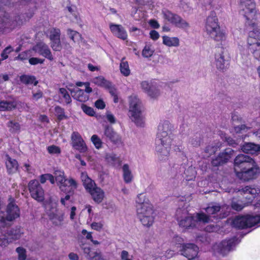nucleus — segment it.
<instances>
[{
	"label": "nucleus",
	"mask_w": 260,
	"mask_h": 260,
	"mask_svg": "<svg viewBox=\"0 0 260 260\" xmlns=\"http://www.w3.org/2000/svg\"><path fill=\"white\" fill-rule=\"evenodd\" d=\"M205 28L207 34L214 40L221 41L225 39V35L220 30L218 19L214 12H211L207 17Z\"/></svg>",
	"instance_id": "nucleus-1"
},
{
	"label": "nucleus",
	"mask_w": 260,
	"mask_h": 260,
	"mask_svg": "<svg viewBox=\"0 0 260 260\" xmlns=\"http://www.w3.org/2000/svg\"><path fill=\"white\" fill-rule=\"evenodd\" d=\"M129 117L137 125L142 126L143 122L141 116L142 103L137 96L132 95L129 98Z\"/></svg>",
	"instance_id": "nucleus-2"
},
{
	"label": "nucleus",
	"mask_w": 260,
	"mask_h": 260,
	"mask_svg": "<svg viewBox=\"0 0 260 260\" xmlns=\"http://www.w3.org/2000/svg\"><path fill=\"white\" fill-rule=\"evenodd\" d=\"M239 242L240 240L236 237L223 240L221 242L213 245V253L215 255L225 256L230 251L233 250Z\"/></svg>",
	"instance_id": "nucleus-3"
},
{
	"label": "nucleus",
	"mask_w": 260,
	"mask_h": 260,
	"mask_svg": "<svg viewBox=\"0 0 260 260\" xmlns=\"http://www.w3.org/2000/svg\"><path fill=\"white\" fill-rule=\"evenodd\" d=\"M209 216L204 213H197L196 217L189 214L178 222L180 227L184 229H192L196 226L198 222L208 223L210 221Z\"/></svg>",
	"instance_id": "nucleus-4"
},
{
	"label": "nucleus",
	"mask_w": 260,
	"mask_h": 260,
	"mask_svg": "<svg viewBox=\"0 0 260 260\" xmlns=\"http://www.w3.org/2000/svg\"><path fill=\"white\" fill-rule=\"evenodd\" d=\"M16 204L14 199L10 198L9 203L7 206L6 213L1 211L2 207L0 205V227H4L7 225L8 221L14 220L16 215Z\"/></svg>",
	"instance_id": "nucleus-5"
},
{
	"label": "nucleus",
	"mask_w": 260,
	"mask_h": 260,
	"mask_svg": "<svg viewBox=\"0 0 260 260\" xmlns=\"http://www.w3.org/2000/svg\"><path fill=\"white\" fill-rule=\"evenodd\" d=\"M249 166L242 171L236 172L237 177L245 181L256 178L260 173L259 167L255 161H253V163H252Z\"/></svg>",
	"instance_id": "nucleus-6"
},
{
	"label": "nucleus",
	"mask_w": 260,
	"mask_h": 260,
	"mask_svg": "<svg viewBox=\"0 0 260 260\" xmlns=\"http://www.w3.org/2000/svg\"><path fill=\"white\" fill-rule=\"evenodd\" d=\"M215 65L217 69L223 72L226 70L229 66L230 57L226 50L219 48L215 54Z\"/></svg>",
	"instance_id": "nucleus-7"
},
{
	"label": "nucleus",
	"mask_w": 260,
	"mask_h": 260,
	"mask_svg": "<svg viewBox=\"0 0 260 260\" xmlns=\"http://www.w3.org/2000/svg\"><path fill=\"white\" fill-rule=\"evenodd\" d=\"M28 186L31 197L33 199L38 202H43L44 200V190L38 180L30 181Z\"/></svg>",
	"instance_id": "nucleus-8"
},
{
	"label": "nucleus",
	"mask_w": 260,
	"mask_h": 260,
	"mask_svg": "<svg viewBox=\"0 0 260 260\" xmlns=\"http://www.w3.org/2000/svg\"><path fill=\"white\" fill-rule=\"evenodd\" d=\"M163 14L164 18L176 26L183 29L189 27V23L179 15L169 11L164 12Z\"/></svg>",
	"instance_id": "nucleus-9"
},
{
	"label": "nucleus",
	"mask_w": 260,
	"mask_h": 260,
	"mask_svg": "<svg viewBox=\"0 0 260 260\" xmlns=\"http://www.w3.org/2000/svg\"><path fill=\"white\" fill-rule=\"evenodd\" d=\"M233 153L234 150L232 148H226L223 152L219 153L217 157L212 159L211 161L212 166L217 167L227 163L231 158Z\"/></svg>",
	"instance_id": "nucleus-10"
},
{
	"label": "nucleus",
	"mask_w": 260,
	"mask_h": 260,
	"mask_svg": "<svg viewBox=\"0 0 260 260\" xmlns=\"http://www.w3.org/2000/svg\"><path fill=\"white\" fill-rule=\"evenodd\" d=\"M156 139L173 140L172 135V125L169 121H165L159 123L158 126V133Z\"/></svg>",
	"instance_id": "nucleus-11"
},
{
	"label": "nucleus",
	"mask_w": 260,
	"mask_h": 260,
	"mask_svg": "<svg viewBox=\"0 0 260 260\" xmlns=\"http://www.w3.org/2000/svg\"><path fill=\"white\" fill-rule=\"evenodd\" d=\"M255 160L248 155L240 154L238 155L234 159V167L235 172L237 169L242 171L246 168L249 167Z\"/></svg>",
	"instance_id": "nucleus-12"
},
{
	"label": "nucleus",
	"mask_w": 260,
	"mask_h": 260,
	"mask_svg": "<svg viewBox=\"0 0 260 260\" xmlns=\"http://www.w3.org/2000/svg\"><path fill=\"white\" fill-rule=\"evenodd\" d=\"M181 248V255L188 258V260L194 259V258L197 256L199 248L192 243L183 244L180 246Z\"/></svg>",
	"instance_id": "nucleus-13"
},
{
	"label": "nucleus",
	"mask_w": 260,
	"mask_h": 260,
	"mask_svg": "<svg viewBox=\"0 0 260 260\" xmlns=\"http://www.w3.org/2000/svg\"><path fill=\"white\" fill-rule=\"evenodd\" d=\"M240 6L245 11L244 15L247 20L254 16L256 11L253 0H240Z\"/></svg>",
	"instance_id": "nucleus-14"
},
{
	"label": "nucleus",
	"mask_w": 260,
	"mask_h": 260,
	"mask_svg": "<svg viewBox=\"0 0 260 260\" xmlns=\"http://www.w3.org/2000/svg\"><path fill=\"white\" fill-rule=\"evenodd\" d=\"M172 141L171 139H156V152L162 156H168L169 154Z\"/></svg>",
	"instance_id": "nucleus-15"
},
{
	"label": "nucleus",
	"mask_w": 260,
	"mask_h": 260,
	"mask_svg": "<svg viewBox=\"0 0 260 260\" xmlns=\"http://www.w3.org/2000/svg\"><path fill=\"white\" fill-rule=\"evenodd\" d=\"M72 145L73 148L80 152H85L87 150L86 145L81 135L76 132H74L71 136Z\"/></svg>",
	"instance_id": "nucleus-16"
},
{
	"label": "nucleus",
	"mask_w": 260,
	"mask_h": 260,
	"mask_svg": "<svg viewBox=\"0 0 260 260\" xmlns=\"http://www.w3.org/2000/svg\"><path fill=\"white\" fill-rule=\"evenodd\" d=\"M32 50L50 60L53 59V57L49 47L43 42H40L35 45L32 47Z\"/></svg>",
	"instance_id": "nucleus-17"
},
{
	"label": "nucleus",
	"mask_w": 260,
	"mask_h": 260,
	"mask_svg": "<svg viewBox=\"0 0 260 260\" xmlns=\"http://www.w3.org/2000/svg\"><path fill=\"white\" fill-rule=\"evenodd\" d=\"M137 212L139 217L153 213L152 205L148 202H141V201H137Z\"/></svg>",
	"instance_id": "nucleus-18"
},
{
	"label": "nucleus",
	"mask_w": 260,
	"mask_h": 260,
	"mask_svg": "<svg viewBox=\"0 0 260 260\" xmlns=\"http://www.w3.org/2000/svg\"><path fill=\"white\" fill-rule=\"evenodd\" d=\"M88 192L90 193L92 200L95 203L99 204L103 201L105 196V193L100 187L95 185L88 191Z\"/></svg>",
	"instance_id": "nucleus-19"
},
{
	"label": "nucleus",
	"mask_w": 260,
	"mask_h": 260,
	"mask_svg": "<svg viewBox=\"0 0 260 260\" xmlns=\"http://www.w3.org/2000/svg\"><path fill=\"white\" fill-rule=\"evenodd\" d=\"M235 191L240 192L241 194H249L250 196L246 197V198H248L249 200L254 199L255 196L260 192V190L258 188L251 187L249 186H246L244 187H242L240 189H236Z\"/></svg>",
	"instance_id": "nucleus-20"
},
{
	"label": "nucleus",
	"mask_w": 260,
	"mask_h": 260,
	"mask_svg": "<svg viewBox=\"0 0 260 260\" xmlns=\"http://www.w3.org/2000/svg\"><path fill=\"white\" fill-rule=\"evenodd\" d=\"M104 136L115 144L121 142V137L114 131L112 127L107 126L105 127Z\"/></svg>",
	"instance_id": "nucleus-21"
},
{
	"label": "nucleus",
	"mask_w": 260,
	"mask_h": 260,
	"mask_svg": "<svg viewBox=\"0 0 260 260\" xmlns=\"http://www.w3.org/2000/svg\"><path fill=\"white\" fill-rule=\"evenodd\" d=\"M54 177L56 181L59 184L60 189L63 192L67 191L66 187L68 185L67 183V179L64 176V173L60 171H56L54 172Z\"/></svg>",
	"instance_id": "nucleus-22"
},
{
	"label": "nucleus",
	"mask_w": 260,
	"mask_h": 260,
	"mask_svg": "<svg viewBox=\"0 0 260 260\" xmlns=\"http://www.w3.org/2000/svg\"><path fill=\"white\" fill-rule=\"evenodd\" d=\"M48 216L55 225H61L64 219V213L56 209L55 210V212L49 213Z\"/></svg>",
	"instance_id": "nucleus-23"
},
{
	"label": "nucleus",
	"mask_w": 260,
	"mask_h": 260,
	"mask_svg": "<svg viewBox=\"0 0 260 260\" xmlns=\"http://www.w3.org/2000/svg\"><path fill=\"white\" fill-rule=\"evenodd\" d=\"M110 28L112 33L118 38L123 40L127 38L126 32L121 25L111 24Z\"/></svg>",
	"instance_id": "nucleus-24"
},
{
	"label": "nucleus",
	"mask_w": 260,
	"mask_h": 260,
	"mask_svg": "<svg viewBox=\"0 0 260 260\" xmlns=\"http://www.w3.org/2000/svg\"><path fill=\"white\" fill-rule=\"evenodd\" d=\"M241 150L245 153L253 154L260 151V145L253 143H246L241 147Z\"/></svg>",
	"instance_id": "nucleus-25"
},
{
	"label": "nucleus",
	"mask_w": 260,
	"mask_h": 260,
	"mask_svg": "<svg viewBox=\"0 0 260 260\" xmlns=\"http://www.w3.org/2000/svg\"><path fill=\"white\" fill-rule=\"evenodd\" d=\"M72 97L81 102H85L88 100V96L85 94L82 89L77 88L71 90Z\"/></svg>",
	"instance_id": "nucleus-26"
},
{
	"label": "nucleus",
	"mask_w": 260,
	"mask_h": 260,
	"mask_svg": "<svg viewBox=\"0 0 260 260\" xmlns=\"http://www.w3.org/2000/svg\"><path fill=\"white\" fill-rule=\"evenodd\" d=\"M81 179L85 188L87 191L96 185L94 181L92 180L88 177L86 173L83 172L81 173Z\"/></svg>",
	"instance_id": "nucleus-27"
},
{
	"label": "nucleus",
	"mask_w": 260,
	"mask_h": 260,
	"mask_svg": "<svg viewBox=\"0 0 260 260\" xmlns=\"http://www.w3.org/2000/svg\"><path fill=\"white\" fill-rule=\"evenodd\" d=\"M67 34L69 38L74 42H77L81 41L84 44H86V42L82 38L81 35L78 32L73 30L70 28L67 29Z\"/></svg>",
	"instance_id": "nucleus-28"
},
{
	"label": "nucleus",
	"mask_w": 260,
	"mask_h": 260,
	"mask_svg": "<svg viewBox=\"0 0 260 260\" xmlns=\"http://www.w3.org/2000/svg\"><path fill=\"white\" fill-rule=\"evenodd\" d=\"M233 225L237 229H244L247 228L246 218L245 216L237 217L233 221Z\"/></svg>",
	"instance_id": "nucleus-29"
},
{
	"label": "nucleus",
	"mask_w": 260,
	"mask_h": 260,
	"mask_svg": "<svg viewBox=\"0 0 260 260\" xmlns=\"http://www.w3.org/2000/svg\"><path fill=\"white\" fill-rule=\"evenodd\" d=\"M248 25L250 27V30L249 32L248 38H255L260 41V32L256 27V24L255 23L248 22Z\"/></svg>",
	"instance_id": "nucleus-30"
},
{
	"label": "nucleus",
	"mask_w": 260,
	"mask_h": 260,
	"mask_svg": "<svg viewBox=\"0 0 260 260\" xmlns=\"http://www.w3.org/2000/svg\"><path fill=\"white\" fill-rule=\"evenodd\" d=\"M91 81L99 86L105 88L109 87L110 86V82L106 80L105 78L102 76L93 78Z\"/></svg>",
	"instance_id": "nucleus-31"
},
{
	"label": "nucleus",
	"mask_w": 260,
	"mask_h": 260,
	"mask_svg": "<svg viewBox=\"0 0 260 260\" xmlns=\"http://www.w3.org/2000/svg\"><path fill=\"white\" fill-rule=\"evenodd\" d=\"M163 43L169 47L178 46L179 45V40L178 38L173 37L171 38L167 36H164Z\"/></svg>",
	"instance_id": "nucleus-32"
},
{
	"label": "nucleus",
	"mask_w": 260,
	"mask_h": 260,
	"mask_svg": "<svg viewBox=\"0 0 260 260\" xmlns=\"http://www.w3.org/2000/svg\"><path fill=\"white\" fill-rule=\"evenodd\" d=\"M142 223L146 226H151L154 221V216L153 214L144 215L139 217Z\"/></svg>",
	"instance_id": "nucleus-33"
},
{
	"label": "nucleus",
	"mask_w": 260,
	"mask_h": 260,
	"mask_svg": "<svg viewBox=\"0 0 260 260\" xmlns=\"http://www.w3.org/2000/svg\"><path fill=\"white\" fill-rule=\"evenodd\" d=\"M245 218H246L247 228H251L253 226L260 222L259 215H247L245 216Z\"/></svg>",
	"instance_id": "nucleus-34"
},
{
	"label": "nucleus",
	"mask_w": 260,
	"mask_h": 260,
	"mask_svg": "<svg viewBox=\"0 0 260 260\" xmlns=\"http://www.w3.org/2000/svg\"><path fill=\"white\" fill-rule=\"evenodd\" d=\"M220 144L218 143H212L208 145L205 148L204 151L206 153L208 156H210L214 154L220 147Z\"/></svg>",
	"instance_id": "nucleus-35"
},
{
	"label": "nucleus",
	"mask_w": 260,
	"mask_h": 260,
	"mask_svg": "<svg viewBox=\"0 0 260 260\" xmlns=\"http://www.w3.org/2000/svg\"><path fill=\"white\" fill-rule=\"evenodd\" d=\"M123 172V178L126 183H129L132 181L133 179V175L131 171L129 169L128 165L125 164L122 167Z\"/></svg>",
	"instance_id": "nucleus-36"
},
{
	"label": "nucleus",
	"mask_w": 260,
	"mask_h": 260,
	"mask_svg": "<svg viewBox=\"0 0 260 260\" xmlns=\"http://www.w3.org/2000/svg\"><path fill=\"white\" fill-rule=\"evenodd\" d=\"M125 57H123L120 64L121 73L125 76H127L130 74V70L127 61H125Z\"/></svg>",
	"instance_id": "nucleus-37"
},
{
	"label": "nucleus",
	"mask_w": 260,
	"mask_h": 260,
	"mask_svg": "<svg viewBox=\"0 0 260 260\" xmlns=\"http://www.w3.org/2000/svg\"><path fill=\"white\" fill-rule=\"evenodd\" d=\"M189 214L185 208H178L176 211L175 217L178 222Z\"/></svg>",
	"instance_id": "nucleus-38"
},
{
	"label": "nucleus",
	"mask_w": 260,
	"mask_h": 260,
	"mask_svg": "<svg viewBox=\"0 0 260 260\" xmlns=\"http://www.w3.org/2000/svg\"><path fill=\"white\" fill-rule=\"evenodd\" d=\"M55 114L59 121L68 118V116L66 115L64 110L63 108L59 106H56L54 109Z\"/></svg>",
	"instance_id": "nucleus-39"
},
{
	"label": "nucleus",
	"mask_w": 260,
	"mask_h": 260,
	"mask_svg": "<svg viewBox=\"0 0 260 260\" xmlns=\"http://www.w3.org/2000/svg\"><path fill=\"white\" fill-rule=\"evenodd\" d=\"M20 80L21 82L25 84H32L34 82V85H37L38 83L37 81H35V77L31 76L22 75L20 76Z\"/></svg>",
	"instance_id": "nucleus-40"
},
{
	"label": "nucleus",
	"mask_w": 260,
	"mask_h": 260,
	"mask_svg": "<svg viewBox=\"0 0 260 260\" xmlns=\"http://www.w3.org/2000/svg\"><path fill=\"white\" fill-rule=\"evenodd\" d=\"M15 106V102L0 101V111L11 110Z\"/></svg>",
	"instance_id": "nucleus-41"
},
{
	"label": "nucleus",
	"mask_w": 260,
	"mask_h": 260,
	"mask_svg": "<svg viewBox=\"0 0 260 260\" xmlns=\"http://www.w3.org/2000/svg\"><path fill=\"white\" fill-rule=\"evenodd\" d=\"M6 165L9 173H13L15 170L16 161L15 159H12L9 156H7Z\"/></svg>",
	"instance_id": "nucleus-42"
},
{
	"label": "nucleus",
	"mask_w": 260,
	"mask_h": 260,
	"mask_svg": "<svg viewBox=\"0 0 260 260\" xmlns=\"http://www.w3.org/2000/svg\"><path fill=\"white\" fill-rule=\"evenodd\" d=\"M60 31L58 28H52L49 30V38L50 41L60 39Z\"/></svg>",
	"instance_id": "nucleus-43"
},
{
	"label": "nucleus",
	"mask_w": 260,
	"mask_h": 260,
	"mask_svg": "<svg viewBox=\"0 0 260 260\" xmlns=\"http://www.w3.org/2000/svg\"><path fill=\"white\" fill-rule=\"evenodd\" d=\"M201 137L200 134L197 133L190 137L189 143L193 147H198L200 145Z\"/></svg>",
	"instance_id": "nucleus-44"
},
{
	"label": "nucleus",
	"mask_w": 260,
	"mask_h": 260,
	"mask_svg": "<svg viewBox=\"0 0 260 260\" xmlns=\"http://www.w3.org/2000/svg\"><path fill=\"white\" fill-rule=\"evenodd\" d=\"M146 93L152 99H156L160 95L159 90L154 85Z\"/></svg>",
	"instance_id": "nucleus-45"
},
{
	"label": "nucleus",
	"mask_w": 260,
	"mask_h": 260,
	"mask_svg": "<svg viewBox=\"0 0 260 260\" xmlns=\"http://www.w3.org/2000/svg\"><path fill=\"white\" fill-rule=\"evenodd\" d=\"M221 209V207L218 205L209 206L206 209V212L208 215L214 214L219 212Z\"/></svg>",
	"instance_id": "nucleus-46"
},
{
	"label": "nucleus",
	"mask_w": 260,
	"mask_h": 260,
	"mask_svg": "<svg viewBox=\"0 0 260 260\" xmlns=\"http://www.w3.org/2000/svg\"><path fill=\"white\" fill-rule=\"evenodd\" d=\"M50 46L55 51H60L62 49V45L60 39L52 41L50 42Z\"/></svg>",
	"instance_id": "nucleus-47"
},
{
	"label": "nucleus",
	"mask_w": 260,
	"mask_h": 260,
	"mask_svg": "<svg viewBox=\"0 0 260 260\" xmlns=\"http://www.w3.org/2000/svg\"><path fill=\"white\" fill-rule=\"evenodd\" d=\"M59 93L61 94L67 104H70L71 103L72 100L70 95L65 88H60L59 89Z\"/></svg>",
	"instance_id": "nucleus-48"
},
{
	"label": "nucleus",
	"mask_w": 260,
	"mask_h": 260,
	"mask_svg": "<svg viewBox=\"0 0 260 260\" xmlns=\"http://www.w3.org/2000/svg\"><path fill=\"white\" fill-rule=\"evenodd\" d=\"M252 126L250 124H241L234 127L235 131L237 133H240L242 131H247L250 129Z\"/></svg>",
	"instance_id": "nucleus-49"
},
{
	"label": "nucleus",
	"mask_w": 260,
	"mask_h": 260,
	"mask_svg": "<svg viewBox=\"0 0 260 260\" xmlns=\"http://www.w3.org/2000/svg\"><path fill=\"white\" fill-rule=\"evenodd\" d=\"M91 140L97 149L102 147V142L97 135H93L91 138Z\"/></svg>",
	"instance_id": "nucleus-50"
},
{
	"label": "nucleus",
	"mask_w": 260,
	"mask_h": 260,
	"mask_svg": "<svg viewBox=\"0 0 260 260\" xmlns=\"http://www.w3.org/2000/svg\"><path fill=\"white\" fill-rule=\"evenodd\" d=\"M154 52V51L151 49L149 46H146L143 50L142 55L144 57H149L151 56Z\"/></svg>",
	"instance_id": "nucleus-51"
},
{
	"label": "nucleus",
	"mask_w": 260,
	"mask_h": 260,
	"mask_svg": "<svg viewBox=\"0 0 260 260\" xmlns=\"http://www.w3.org/2000/svg\"><path fill=\"white\" fill-rule=\"evenodd\" d=\"M106 159L111 164H114L118 161V157L114 153H108L106 155Z\"/></svg>",
	"instance_id": "nucleus-52"
},
{
	"label": "nucleus",
	"mask_w": 260,
	"mask_h": 260,
	"mask_svg": "<svg viewBox=\"0 0 260 260\" xmlns=\"http://www.w3.org/2000/svg\"><path fill=\"white\" fill-rule=\"evenodd\" d=\"M248 44L249 45V49H250L251 47L258 46L260 41L255 38H248L247 39Z\"/></svg>",
	"instance_id": "nucleus-53"
},
{
	"label": "nucleus",
	"mask_w": 260,
	"mask_h": 260,
	"mask_svg": "<svg viewBox=\"0 0 260 260\" xmlns=\"http://www.w3.org/2000/svg\"><path fill=\"white\" fill-rule=\"evenodd\" d=\"M17 253H18V260H25L26 258V250L22 247L17 248Z\"/></svg>",
	"instance_id": "nucleus-54"
},
{
	"label": "nucleus",
	"mask_w": 260,
	"mask_h": 260,
	"mask_svg": "<svg viewBox=\"0 0 260 260\" xmlns=\"http://www.w3.org/2000/svg\"><path fill=\"white\" fill-rule=\"evenodd\" d=\"M249 50L252 53L255 58H260V43H259L258 46L251 47Z\"/></svg>",
	"instance_id": "nucleus-55"
},
{
	"label": "nucleus",
	"mask_w": 260,
	"mask_h": 260,
	"mask_svg": "<svg viewBox=\"0 0 260 260\" xmlns=\"http://www.w3.org/2000/svg\"><path fill=\"white\" fill-rule=\"evenodd\" d=\"M81 108L84 112L90 116H93L94 114L93 109L85 105L82 104Z\"/></svg>",
	"instance_id": "nucleus-56"
},
{
	"label": "nucleus",
	"mask_w": 260,
	"mask_h": 260,
	"mask_svg": "<svg viewBox=\"0 0 260 260\" xmlns=\"http://www.w3.org/2000/svg\"><path fill=\"white\" fill-rule=\"evenodd\" d=\"M47 150L50 154H59L60 153V148L58 146L54 145L48 147Z\"/></svg>",
	"instance_id": "nucleus-57"
},
{
	"label": "nucleus",
	"mask_w": 260,
	"mask_h": 260,
	"mask_svg": "<svg viewBox=\"0 0 260 260\" xmlns=\"http://www.w3.org/2000/svg\"><path fill=\"white\" fill-rule=\"evenodd\" d=\"M81 248L83 251V252L87 254L86 257L89 259L92 256L93 253H90L91 249L89 247L86 246L85 244H82L81 246Z\"/></svg>",
	"instance_id": "nucleus-58"
},
{
	"label": "nucleus",
	"mask_w": 260,
	"mask_h": 260,
	"mask_svg": "<svg viewBox=\"0 0 260 260\" xmlns=\"http://www.w3.org/2000/svg\"><path fill=\"white\" fill-rule=\"evenodd\" d=\"M141 86L142 89L147 93L153 86V85L149 83L147 81H144L141 82Z\"/></svg>",
	"instance_id": "nucleus-59"
},
{
	"label": "nucleus",
	"mask_w": 260,
	"mask_h": 260,
	"mask_svg": "<svg viewBox=\"0 0 260 260\" xmlns=\"http://www.w3.org/2000/svg\"><path fill=\"white\" fill-rule=\"evenodd\" d=\"M89 260H105L101 252H94Z\"/></svg>",
	"instance_id": "nucleus-60"
},
{
	"label": "nucleus",
	"mask_w": 260,
	"mask_h": 260,
	"mask_svg": "<svg viewBox=\"0 0 260 260\" xmlns=\"http://www.w3.org/2000/svg\"><path fill=\"white\" fill-rule=\"evenodd\" d=\"M44 59H40L37 57H31L29 59V62L30 64L36 65L38 63H43Z\"/></svg>",
	"instance_id": "nucleus-61"
},
{
	"label": "nucleus",
	"mask_w": 260,
	"mask_h": 260,
	"mask_svg": "<svg viewBox=\"0 0 260 260\" xmlns=\"http://www.w3.org/2000/svg\"><path fill=\"white\" fill-rule=\"evenodd\" d=\"M223 140L227 142L228 145L233 147H235L236 145H237L236 141L233 138L230 137H225Z\"/></svg>",
	"instance_id": "nucleus-62"
},
{
	"label": "nucleus",
	"mask_w": 260,
	"mask_h": 260,
	"mask_svg": "<svg viewBox=\"0 0 260 260\" xmlns=\"http://www.w3.org/2000/svg\"><path fill=\"white\" fill-rule=\"evenodd\" d=\"M103 226L101 222H93L91 224V228L96 231H100Z\"/></svg>",
	"instance_id": "nucleus-63"
},
{
	"label": "nucleus",
	"mask_w": 260,
	"mask_h": 260,
	"mask_svg": "<svg viewBox=\"0 0 260 260\" xmlns=\"http://www.w3.org/2000/svg\"><path fill=\"white\" fill-rule=\"evenodd\" d=\"M120 257L122 260H132L130 255L126 250H122L121 251Z\"/></svg>",
	"instance_id": "nucleus-64"
}]
</instances>
